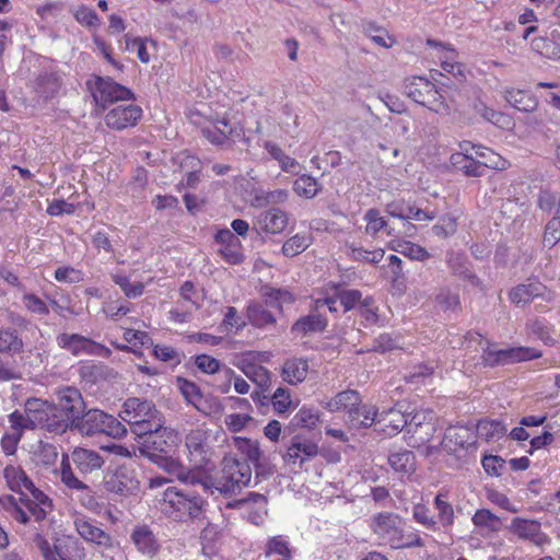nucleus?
<instances>
[{
  "mask_svg": "<svg viewBox=\"0 0 560 560\" xmlns=\"http://www.w3.org/2000/svg\"><path fill=\"white\" fill-rule=\"evenodd\" d=\"M179 442L178 434L166 427L160 428L145 436V440L138 441V450L140 454L168 474L183 479L184 468L180 463L173 457L177 444Z\"/></svg>",
  "mask_w": 560,
  "mask_h": 560,
  "instance_id": "nucleus-1",
  "label": "nucleus"
},
{
  "mask_svg": "<svg viewBox=\"0 0 560 560\" xmlns=\"http://www.w3.org/2000/svg\"><path fill=\"white\" fill-rule=\"evenodd\" d=\"M252 479V467L246 460L234 456H224L221 463L219 475L209 486L207 481L200 482L205 490L210 487L224 495H234L244 487H247Z\"/></svg>",
  "mask_w": 560,
  "mask_h": 560,
  "instance_id": "nucleus-2",
  "label": "nucleus"
},
{
  "mask_svg": "<svg viewBox=\"0 0 560 560\" xmlns=\"http://www.w3.org/2000/svg\"><path fill=\"white\" fill-rule=\"evenodd\" d=\"M205 501L194 492L168 487L163 493L161 509L164 514L177 522L198 520Z\"/></svg>",
  "mask_w": 560,
  "mask_h": 560,
  "instance_id": "nucleus-3",
  "label": "nucleus"
},
{
  "mask_svg": "<svg viewBox=\"0 0 560 560\" xmlns=\"http://www.w3.org/2000/svg\"><path fill=\"white\" fill-rule=\"evenodd\" d=\"M404 92L415 102L428 107L436 114L446 115L451 112L444 96L436 90L435 85L424 77L406 79Z\"/></svg>",
  "mask_w": 560,
  "mask_h": 560,
  "instance_id": "nucleus-4",
  "label": "nucleus"
},
{
  "mask_svg": "<svg viewBox=\"0 0 560 560\" xmlns=\"http://www.w3.org/2000/svg\"><path fill=\"white\" fill-rule=\"evenodd\" d=\"M362 402L360 394L354 389H347L338 393L330 401L327 402V409L331 412L346 411L348 415L347 421L353 428H368L371 427L377 415L375 408L363 409L365 415L364 419L359 418L360 410L358 406Z\"/></svg>",
  "mask_w": 560,
  "mask_h": 560,
  "instance_id": "nucleus-5",
  "label": "nucleus"
},
{
  "mask_svg": "<svg viewBox=\"0 0 560 560\" xmlns=\"http://www.w3.org/2000/svg\"><path fill=\"white\" fill-rule=\"evenodd\" d=\"M31 430L42 429L54 434H63L65 425L56 413L55 402L42 398L31 397L24 404Z\"/></svg>",
  "mask_w": 560,
  "mask_h": 560,
  "instance_id": "nucleus-6",
  "label": "nucleus"
},
{
  "mask_svg": "<svg viewBox=\"0 0 560 560\" xmlns=\"http://www.w3.org/2000/svg\"><path fill=\"white\" fill-rule=\"evenodd\" d=\"M56 413L59 420L66 424L62 425V433L68 430L74 431L86 406L80 390L75 387L67 386L58 392V401L55 404Z\"/></svg>",
  "mask_w": 560,
  "mask_h": 560,
  "instance_id": "nucleus-7",
  "label": "nucleus"
},
{
  "mask_svg": "<svg viewBox=\"0 0 560 560\" xmlns=\"http://www.w3.org/2000/svg\"><path fill=\"white\" fill-rule=\"evenodd\" d=\"M86 88L91 92L96 105L103 109H105L108 104L135 98V94L131 90L115 82L109 77L93 74L86 81Z\"/></svg>",
  "mask_w": 560,
  "mask_h": 560,
  "instance_id": "nucleus-8",
  "label": "nucleus"
},
{
  "mask_svg": "<svg viewBox=\"0 0 560 560\" xmlns=\"http://www.w3.org/2000/svg\"><path fill=\"white\" fill-rule=\"evenodd\" d=\"M103 486L107 492L119 497H129L139 491L140 481L135 469L127 465H119L106 469Z\"/></svg>",
  "mask_w": 560,
  "mask_h": 560,
  "instance_id": "nucleus-9",
  "label": "nucleus"
},
{
  "mask_svg": "<svg viewBox=\"0 0 560 560\" xmlns=\"http://www.w3.org/2000/svg\"><path fill=\"white\" fill-rule=\"evenodd\" d=\"M481 350L483 363L490 366L532 360L541 355L540 351L534 348L497 349L488 341H486Z\"/></svg>",
  "mask_w": 560,
  "mask_h": 560,
  "instance_id": "nucleus-10",
  "label": "nucleus"
},
{
  "mask_svg": "<svg viewBox=\"0 0 560 560\" xmlns=\"http://www.w3.org/2000/svg\"><path fill=\"white\" fill-rule=\"evenodd\" d=\"M56 342L61 349L69 351L75 357L90 354L108 358L112 354L107 347L79 334H59Z\"/></svg>",
  "mask_w": 560,
  "mask_h": 560,
  "instance_id": "nucleus-11",
  "label": "nucleus"
},
{
  "mask_svg": "<svg viewBox=\"0 0 560 560\" xmlns=\"http://www.w3.org/2000/svg\"><path fill=\"white\" fill-rule=\"evenodd\" d=\"M225 508L240 510L247 521L259 525L267 514V498L257 492H249L242 499L228 501Z\"/></svg>",
  "mask_w": 560,
  "mask_h": 560,
  "instance_id": "nucleus-12",
  "label": "nucleus"
},
{
  "mask_svg": "<svg viewBox=\"0 0 560 560\" xmlns=\"http://www.w3.org/2000/svg\"><path fill=\"white\" fill-rule=\"evenodd\" d=\"M142 117V108L136 104L117 105L104 116L105 125L114 130L135 127Z\"/></svg>",
  "mask_w": 560,
  "mask_h": 560,
  "instance_id": "nucleus-13",
  "label": "nucleus"
},
{
  "mask_svg": "<svg viewBox=\"0 0 560 560\" xmlns=\"http://www.w3.org/2000/svg\"><path fill=\"white\" fill-rule=\"evenodd\" d=\"M74 526L78 534L88 542L94 544L103 549L113 547L112 536L96 525L92 520L77 518Z\"/></svg>",
  "mask_w": 560,
  "mask_h": 560,
  "instance_id": "nucleus-14",
  "label": "nucleus"
},
{
  "mask_svg": "<svg viewBox=\"0 0 560 560\" xmlns=\"http://www.w3.org/2000/svg\"><path fill=\"white\" fill-rule=\"evenodd\" d=\"M156 412H159V410L152 401L130 397L124 402L121 418L129 425H132V421L144 420L148 417H152V415H156Z\"/></svg>",
  "mask_w": 560,
  "mask_h": 560,
  "instance_id": "nucleus-15",
  "label": "nucleus"
},
{
  "mask_svg": "<svg viewBox=\"0 0 560 560\" xmlns=\"http://www.w3.org/2000/svg\"><path fill=\"white\" fill-rule=\"evenodd\" d=\"M389 218L396 219L398 224L401 225L405 231L404 233H408L412 228L408 220L413 219L417 221L432 220L433 215H430L425 211L421 209H415L408 205H390L387 206V220ZM389 222L387 221V228H389Z\"/></svg>",
  "mask_w": 560,
  "mask_h": 560,
  "instance_id": "nucleus-16",
  "label": "nucleus"
},
{
  "mask_svg": "<svg viewBox=\"0 0 560 560\" xmlns=\"http://www.w3.org/2000/svg\"><path fill=\"white\" fill-rule=\"evenodd\" d=\"M71 460L82 475L92 474L104 465V457L94 450L75 447L71 452Z\"/></svg>",
  "mask_w": 560,
  "mask_h": 560,
  "instance_id": "nucleus-17",
  "label": "nucleus"
},
{
  "mask_svg": "<svg viewBox=\"0 0 560 560\" xmlns=\"http://www.w3.org/2000/svg\"><path fill=\"white\" fill-rule=\"evenodd\" d=\"M427 44L436 49L438 58L440 59L441 68L444 72L452 74L458 81H463L465 79V67L456 61V54L454 49L432 39H428Z\"/></svg>",
  "mask_w": 560,
  "mask_h": 560,
  "instance_id": "nucleus-18",
  "label": "nucleus"
},
{
  "mask_svg": "<svg viewBox=\"0 0 560 560\" xmlns=\"http://www.w3.org/2000/svg\"><path fill=\"white\" fill-rule=\"evenodd\" d=\"M408 433L416 434L419 430L423 433L419 435L416 443L421 444L428 442L434 432L433 419L434 415L431 410H419L413 413H408Z\"/></svg>",
  "mask_w": 560,
  "mask_h": 560,
  "instance_id": "nucleus-19",
  "label": "nucleus"
},
{
  "mask_svg": "<svg viewBox=\"0 0 560 560\" xmlns=\"http://www.w3.org/2000/svg\"><path fill=\"white\" fill-rule=\"evenodd\" d=\"M317 454V444L310 440L302 439L301 436H294L291 445L288 447L287 454L284 455V460L287 463L295 464L296 459L300 458V467H302L306 459L313 458Z\"/></svg>",
  "mask_w": 560,
  "mask_h": 560,
  "instance_id": "nucleus-20",
  "label": "nucleus"
},
{
  "mask_svg": "<svg viewBox=\"0 0 560 560\" xmlns=\"http://www.w3.org/2000/svg\"><path fill=\"white\" fill-rule=\"evenodd\" d=\"M108 413L100 409H85L78 423L79 425L75 427L74 431H78L79 433L86 436H93L95 434L103 433Z\"/></svg>",
  "mask_w": 560,
  "mask_h": 560,
  "instance_id": "nucleus-21",
  "label": "nucleus"
},
{
  "mask_svg": "<svg viewBox=\"0 0 560 560\" xmlns=\"http://www.w3.org/2000/svg\"><path fill=\"white\" fill-rule=\"evenodd\" d=\"M287 224V213L278 208L266 210L257 217L258 229L266 233H281L285 229Z\"/></svg>",
  "mask_w": 560,
  "mask_h": 560,
  "instance_id": "nucleus-22",
  "label": "nucleus"
},
{
  "mask_svg": "<svg viewBox=\"0 0 560 560\" xmlns=\"http://www.w3.org/2000/svg\"><path fill=\"white\" fill-rule=\"evenodd\" d=\"M327 318L318 313H311L300 317L292 326L291 332L296 336H307L322 332L327 327Z\"/></svg>",
  "mask_w": 560,
  "mask_h": 560,
  "instance_id": "nucleus-23",
  "label": "nucleus"
},
{
  "mask_svg": "<svg viewBox=\"0 0 560 560\" xmlns=\"http://www.w3.org/2000/svg\"><path fill=\"white\" fill-rule=\"evenodd\" d=\"M308 363L302 358H291L285 360L282 366V378L284 382L295 385L302 383L307 375Z\"/></svg>",
  "mask_w": 560,
  "mask_h": 560,
  "instance_id": "nucleus-24",
  "label": "nucleus"
},
{
  "mask_svg": "<svg viewBox=\"0 0 560 560\" xmlns=\"http://www.w3.org/2000/svg\"><path fill=\"white\" fill-rule=\"evenodd\" d=\"M131 539L142 553L154 556L159 550L158 540L148 526L136 527L131 534Z\"/></svg>",
  "mask_w": 560,
  "mask_h": 560,
  "instance_id": "nucleus-25",
  "label": "nucleus"
},
{
  "mask_svg": "<svg viewBox=\"0 0 560 560\" xmlns=\"http://www.w3.org/2000/svg\"><path fill=\"white\" fill-rule=\"evenodd\" d=\"M545 291V287L539 281H529L512 289L510 292L511 301L516 305L529 303L534 298L539 296Z\"/></svg>",
  "mask_w": 560,
  "mask_h": 560,
  "instance_id": "nucleus-26",
  "label": "nucleus"
},
{
  "mask_svg": "<svg viewBox=\"0 0 560 560\" xmlns=\"http://www.w3.org/2000/svg\"><path fill=\"white\" fill-rule=\"evenodd\" d=\"M557 36L560 34L555 31L551 33V37H537L534 38L530 43L532 49L539 54L540 56L551 59L559 60L560 59V44L556 40Z\"/></svg>",
  "mask_w": 560,
  "mask_h": 560,
  "instance_id": "nucleus-27",
  "label": "nucleus"
},
{
  "mask_svg": "<svg viewBox=\"0 0 560 560\" xmlns=\"http://www.w3.org/2000/svg\"><path fill=\"white\" fill-rule=\"evenodd\" d=\"M266 306L267 305L258 302H250L247 305V318L253 326L264 328L276 323V317L266 308Z\"/></svg>",
  "mask_w": 560,
  "mask_h": 560,
  "instance_id": "nucleus-28",
  "label": "nucleus"
},
{
  "mask_svg": "<svg viewBox=\"0 0 560 560\" xmlns=\"http://www.w3.org/2000/svg\"><path fill=\"white\" fill-rule=\"evenodd\" d=\"M177 382L185 399L198 411L208 415L206 401H203L200 388L194 382L182 377H178Z\"/></svg>",
  "mask_w": 560,
  "mask_h": 560,
  "instance_id": "nucleus-29",
  "label": "nucleus"
},
{
  "mask_svg": "<svg viewBox=\"0 0 560 560\" xmlns=\"http://www.w3.org/2000/svg\"><path fill=\"white\" fill-rule=\"evenodd\" d=\"M163 427V420L161 412H156V415H152V417H148L144 420H135L132 421V425H130V430L133 434L137 435L138 441L145 440V436L149 434L156 432L160 428Z\"/></svg>",
  "mask_w": 560,
  "mask_h": 560,
  "instance_id": "nucleus-30",
  "label": "nucleus"
},
{
  "mask_svg": "<svg viewBox=\"0 0 560 560\" xmlns=\"http://www.w3.org/2000/svg\"><path fill=\"white\" fill-rule=\"evenodd\" d=\"M504 97L510 105L522 112L530 113L537 107L536 100L522 90H506Z\"/></svg>",
  "mask_w": 560,
  "mask_h": 560,
  "instance_id": "nucleus-31",
  "label": "nucleus"
},
{
  "mask_svg": "<svg viewBox=\"0 0 560 560\" xmlns=\"http://www.w3.org/2000/svg\"><path fill=\"white\" fill-rule=\"evenodd\" d=\"M244 374L257 385L259 390L270 392L271 373L268 369L259 364H248L243 369Z\"/></svg>",
  "mask_w": 560,
  "mask_h": 560,
  "instance_id": "nucleus-32",
  "label": "nucleus"
},
{
  "mask_svg": "<svg viewBox=\"0 0 560 560\" xmlns=\"http://www.w3.org/2000/svg\"><path fill=\"white\" fill-rule=\"evenodd\" d=\"M405 404L399 402L397 408L387 410V435H395L404 428L408 429V418L406 413Z\"/></svg>",
  "mask_w": 560,
  "mask_h": 560,
  "instance_id": "nucleus-33",
  "label": "nucleus"
},
{
  "mask_svg": "<svg viewBox=\"0 0 560 560\" xmlns=\"http://www.w3.org/2000/svg\"><path fill=\"white\" fill-rule=\"evenodd\" d=\"M506 433L505 425L498 420H480L477 424V434L486 441H498Z\"/></svg>",
  "mask_w": 560,
  "mask_h": 560,
  "instance_id": "nucleus-34",
  "label": "nucleus"
},
{
  "mask_svg": "<svg viewBox=\"0 0 560 560\" xmlns=\"http://www.w3.org/2000/svg\"><path fill=\"white\" fill-rule=\"evenodd\" d=\"M24 342L16 330L10 328L0 329V352L20 353L23 351Z\"/></svg>",
  "mask_w": 560,
  "mask_h": 560,
  "instance_id": "nucleus-35",
  "label": "nucleus"
},
{
  "mask_svg": "<svg viewBox=\"0 0 560 560\" xmlns=\"http://www.w3.org/2000/svg\"><path fill=\"white\" fill-rule=\"evenodd\" d=\"M511 532L522 539H535L539 534L540 525L536 521L514 518L510 526Z\"/></svg>",
  "mask_w": 560,
  "mask_h": 560,
  "instance_id": "nucleus-36",
  "label": "nucleus"
},
{
  "mask_svg": "<svg viewBox=\"0 0 560 560\" xmlns=\"http://www.w3.org/2000/svg\"><path fill=\"white\" fill-rule=\"evenodd\" d=\"M472 523L482 534L498 532L501 526L500 518L489 510H478L472 516Z\"/></svg>",
  "mask_w": 560,
  "mask_h": 560,
  "instance_id": "nucleus-37",
  "label": "nucleus"
},
{
  "mask_svg": "<svg viewBox=\"0 0 560 560\" xmlns=\"http://www.w3.org/2000/svg\"><path fill=\"white\" fill-rule=\"evenodd\" d=\"M234 446L245 456L243 460H246L249 465L253 462H257L262 455L259 448V443L255 440L235 436Z\"/></svg>",
  "mask_w": 560,
  "mask_h": 560,
  "instance_id": "nucleus-38",
  "label": "nucleus"
},
{
  "mask_svg": "<svg viewBox=\"0 0 560 560\" xmlns=\"http://www.w3.org/2000/svg\"><path fill=\"white\" fill-rule=\"evenodd\" d=\"M474 109L483 119H486L487 121H489V122H491V124H493V125H495L498 127L506 128L511 124L510 117H508L506 115H504V114H502L500 112H495V110L489 108L481 101H477L474 104Z\"/></svg>",
  "mask_w": 560,
  "mask_h": 560,
  "instance_id": "nucleus-39",
  "label": "nucleus"
},
{
  "mask_svg": "<svg viewBox=\"0 0 560 560\" xmlns=\"http://www.w3.org/2000/svg\"><path fill=\"white\" fill-rule=\"evenodd\" d=\"M560 241V199L553 217L545 226L542 242L545 246L553 247Z\"/></svg>",
  "mask_w": 560,
  "mask_h": 560,
  "instance_id": "nucleus-40",
  "label": "nucleus"
},
{
  "mask_svg": "<svg viewBox=\"0 0 560 560\" xmlns=\"http://www.w3.org/2000/svg\"><path fill=\"white\" fill-rule=\"evenodd\" d=\"M434 509L438 512L439 523L443 527H451L454 524V509L446 500L445 494L440 492L434 499Z\"/></svg>",
  "mask_w": 560,
  "mask_h": 560,
  "instance_id": "nucleus-41",
  "label": "nucleus"
},
{
  "mask_svg": "<svg viewBox=\"0 0 560 560\" xmlns=\"http://www.w3.org/2000/svg\"><path fill=\"white\" fill-rule=\"evenodd\" d=\"M4 478L13 491H16L21 487L28 490L34 485L24 470L12 466H7L4 468Z\"/></svg>",
  "mask_w": 560,
  "mask_h": 560,
  "instance_id": "nucleus-42",
  "label": "nucleus"
},
{
  "mask_svg": "<svg viewBox=\"0 0 560 560\" xmlns=\"http://www.w3.org/2000/svg\"><path fill=\"white\" fill-rule=\"evenodd\" d=\"M70 458H71V456L69 457L68 454H62L61 465H60L61 481L69 489H75V490L88 489V486L75 477V475L70 466Z\"/></svg>",
  "mask_w": 560,
  "mask_h": 560,
  "instance_id": "nucleus-43",
  "label": "nucleus"
},
{
  "mask_svg": "<svg viewBox=\"0 0 560 560\" xmlns=\"http://www.w3.org/2000/svg\"><path fill=\"white\" fill-rule=\"evenodd\" d=\"M293 190L299 196L311 199L317 195L319 185L314 177L310 175H302L294 180Z\"/></svg>",
  "mask_w": 560,
  "mask_h": 560,
  "instance_id": "nucleus-44",
  "label": "nucleus"
},
{
  "mask_svg": "<svg viewBox=\"0 0 560 560\" xmlns=\"http://www.w3.org/2000/svg\"><path fill=\"white\" fill-rule=\"evenodd\" d=\"M264 296L266 305L278 310L282 308L283 303H292L294 301L293 294L284 289L268 288Z\"/></svg>",
  "mask_w": 560,
  "mask_h": 560,
  "instance_id": "nucleus-45",
  "label": "nucleus"
},
{
  "mask_svg": "<svg viewBox=\"0 0 560 560\" xmlns=\"http://www.w3.org/2000/svg\"><path fill=\"white\" fill-rule=\"evenodd\" d=\"M311 245V237L296 234L290 237L282 246V253L287 257H294L304 252Z\"/></svg>",
  "mask_w": 560,
  "mask_h": 560,
  "instance_id": "nucleus-46",
  "label": "nucleus"
},
{
  "mask_svg": "<svg viewBox=\"0 0 560 560\" xmlns=\"http://www.w3.org/2000/svg\"><path fill=\"white\" fill-rule=\"evenodd\" d=\"M388 462L396 471L408 472L413 469L415 455L408 451L395 453L388 457Z\"/></svg>",
  "mask_w": 560,
  "mask_h": 560,
  "instance_id": "nucleus-47",
  "label": "nucleus"
},
{
  "mask_svg": "<svg viewBox=\"0 0 560 560\" xmlns=\"http://www.w3.org/2000/svg\"><path fill=\"white\" fill-rule=\"evenodd\" d=\"M152 354L160 361L178 365L182 362V353L175 350L173 347L165 345H155L153 347Z\"/></svg>",
  "mask_w": 560,
  "mask_h": 560,
  "instance_id": "nucleus-48",
  "label": "nucleus"
},
{
  "mask_svg": "<svg viewBox=\"0 0 560 560\" xmlns=\"http://www.w3.org/2000/svg\"><path fill=\"white\" fill-rule=\"evenodd\" d=\"M37 88L45 98L52 97L59 89L58 78L52 73H45L38 77Z\"/></svg>",
  "mask_w": 560,
  "mask_h": 560,
  "instance_id": "nucleus-49",
  "label": "nucleus"
},
{
  "mask_svg": "<svg viewBox=\"0 0 560 560\" xmlns=\"http://www.w3.org/2000/svg\"><path fill=\"white\" fill-rule=\"evenodd\" d=\"M272 553L281 556V558L291 559V550L289 544L281 536L270 538L266 545V555Z\"/></svg>",
  "mask_w": 560,
  "mask_h": 560,
  "instance_id": "nucleus-50",
  "label": "nucleus"
},
{
  "mask_svg": "<svg viewBox=\"0 0 560 560\" xmlns=\"http://www.w3.org/2000/svg\"><path fill=\"white\" fill-rule=\"evenodd\" d=\"M73 16L78 23L89 27H96L100 25V18L96 12L85 5H80L74 12Z\"/></svg>",
  "mask_w": 560,
  "mask_h": 560,
  "instance_id": "nucleus-51",
  "label": "nucleus"
},
{
  "mask_svg": "<svg viewBox=\"0 0 560 560\" xmlns=\"http://www.w3.org/2000/svg\"><path fill=\"white\" fill-rule=\"evenodd\" d=\"M394 249L410 259L424 260L429 257L424 248L410 242L399 243L398 247H394Z\"/></svg>",
  "mask_w": 560,
  "mask_h": 560,
  "instance_id": "nucleus-52",
  "label": "nucleus"
},
{
  "mask_svg": "<svg viewBox=\"0 0 560 560\" xmlns=\"http://www.w3.org/2000/svg\"><path fill=\"white\" fill-rule=\"evenodd\" d=\"M241 241H237L235 245L220 247L218 254L230 265H238L243 262L244 255L241 250Z\"/></svg>",
  "mask_w": 560,
  "mask_h": 560,
  "instance_id": "nucleus-53",
  "label": "nucleus"
},
{
  "mask_svg": "<svg viewBox=\"0 0 560 560\" xmlns=\"http://www.w3.org/2000/svg\"><path fill=\"white\" fill-rule=\"evenodd\" d=\"M385 255L384 249L376 248L373 250H369L362 247H353L352 248V257L355 260H363L370 264H377L382 261L383 257Z\"/></svg>",
  "mask_w": 560,
  "mask_h": 560,
  "instance_id": "nucleus-54",
  "label": "nucleus"
},
{
  "mask_svg": "<svg viewBox=\"0 0 560 560\" xmlns=\"http://www.w3.org/2000/svg\"><path fill=\"white\" fill-rule=\"evenodd\" d=\"M22 300L25 308L31 313L37 315H47L49 313V308L46 303L34 293H25Z\"/></svg>",
  "mask_w": 560,
  "mask_h": 560,
  "instance_id": "nucleus-55",
  "label": "nucleus"
},
{
  "mask_svg": "<svg viewBox=\"0 0 560 560\" xmlns=\"http://www.w3.org/2000/svg\"><path fill=\"white\" fill-rule=\"evenodd\" d=\"M291 396L287 388L278 387L271 395V404L278 413H284L291 406Z\"/></svg>",
  "mask_w": 560,
  "mask_h": 560,
  "instance_id": "nucleus-56",
  "label": "nucleus"
},
{
  "mask_svg": "<svg viewBox=\"0 0 560 560\" xmlns=\"http://www.w3.org/2000/svg\"><path fill=\"white\" fill-rule=\"evenodd\" d=\"M413 518L425 528L432 529L436 525V521L431 515L430 510L424 504H416L412 509Z\"/></svg>",
  "mask_w": 560,
  "mask_h": 560,
  "instance_id": "nucleus-57",
  "label": "nucleus"
},
{
  "mask_svg": "<svg viewBox=\"0 0 560 560\" xmlns=\"http://www.w3.org/2000/svg\"><path fill=\"white\" fill-rule=\"evenodd\" d=\"M294 420L298 425L312 429L318 422L319 417L313 409L302 407L294 416Z\"/></svg>",
  "mask_w": 560,
  "mask_h": 560,
  "instance_id": "nucleus-58",
  "label": "nucleus"
},
{
  "mask_svg": "<svg viewBox=\"0 0 560 560\" xmlns=\"http://www.w3.org/2000/svg\"><path fill=\"white\" fill-rule=\"evenodd\" d=\"M363 33L372 39L376 45L385 47L384 30L372 21L362 22Z\"/></svg>",
  "mask_w": 560,
  "mask_h": 560,
  "instance_id": "nucleus-59",
  "label": "nucleus"
},
{
  "mask_svg": "<svg viewBox=\"0 0 560 560\" xmlns=\"http://www.w3.org/2000/svg\"><path fill=\"white\" fill-rule=\"evenodd\" d=\"M103 434L112 436L114 439H121L127 434V429L122 422L112 415H108L105 422Z\"/></svg>",
  "mask_w": 560,
  "mask_h": 560,
  "instance_id": "nucleus-60",
  "label": "nucleus"
},
{
  "mask_svg": "<svg viewBox=\"0 0 560 560\" xmlns=\"http://www.w3.org/2000/svg\"><path fill=\"white\" fill-rule=\"evenodd\" d=\"M364 219L366 221V233L374 235L385 226V219L380 215L378 210L370 209L366 211Z\"/></svg>",
  "mask_w": 560,
  "mask_h": 560,
  "instance_id": "nucleus-61",
  "label": "nucleus"
},
{
  "mask_svg": "<svg viewBox=\"0 0 560 560\" xmlns=\"http://www.w3.org/2000/svg\"><path fill=\"white\" fill-rule=\"evenodd\" d=\"M37 457L44 466H51L56 463L58 457L57 447L50 443H40Z\"/></svg>",
  "mask_w": 560,
  "mask_h": 560,
  "instance_id": "nucleus-62",
  "label": "nucleus"
},
{
  "mask_svg": "<svg viewBox=\"0 0 560 560\" xmlns=\"http://www.w3.org/2000/svg\"><path fill=\"white\" fill-rule=\"evenodd\" d=\"M457 222L453 217H443L438 224L432 228L433 233L440 237H446L456 231Z\"/></svg>",
  "mask_w": 560,
  "mask_h": 560,
  "instance_id": "nucleus-63",
  "label": "nucleus"
},
{
  "mask_svg": "<svg viewBox=\"0 0 560 560\" xmlns=\"http://www.w3.org/2000/svg\"><path fill=\"white\" fill-rule=\"evenodd\" d=\"M195 363L197 368L203 373L214 374L220 370L219 360L208 355V354H199L195 359Z\"/></svg>",
  "mask_w": 560,
  "mask_h": 560,
  "instance_id": "nucleus-64",
  "label": "nucleus"
}]
</instances>
